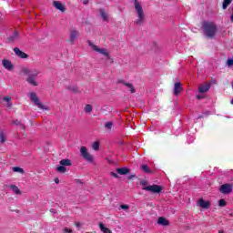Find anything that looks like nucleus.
Segmentation results:
<instances>
[{
    "instance_id": "nucleus-7",
    "label": "nucleus",
    "mask_w": 233,
    "mask_h": 233,
    "mask_svg": "<svg viewBox=\"0 0 233 233\" xmlns=\"http://www.w3.org/2000/svg\"><path fill=\"white\" fill-rule=\"evenodd\" d=\"M30 98L31 101H33V103H35V105L38 106V108H40L41 110H45V106L41 104V102H39V97H37V95H35V93H31Z\"/></svg>"
},
{
    "instance_id": "nucleus-34",
    "label": "nucleus",
    "mask_w": 233,
    "mask_h": 233,
    "mask_svg": "<svg viewBox=\"0 0 233 233\" xmlns=\"http://www.w3.org/2000/svg\"><path fill=\"white\" fill-rule=\"evenodd\" d=\"M120 208H122V210H128L130 208V206L122 204L120 205Z\"/></svg>"
},
{
    "instance_id": "nucleus-47",
    "label": "nucleus",
    "mask_w": 233,
    "mask_h": 233,
    "mask_svg": "<svg viewBox=\"0 0 233 233\" xmlns=\"http://www.w3.org/2000/svg\"><path fill=\"white\" fill-rule=\"evenodd\" d=\"M50 212H56V209L52 208L50 209Z\"/></svg>"
},
{
    "instance_id": "nucleus-1",
    "label": "nucleus",
    "mask_w": 233,
    "mask_h": 233,
    "mask_svg": "<svg viewBox=\"0 0 233 233\" xmlns=\"http://www.w3.org/2000/svg\"><path fill=\"white\" fill-rule=\"evenodd\" d=\"M204 34L208 37V39H214L216 34H218V25L214 22H205L202 25Z\"/></svg>"
},
{
    "instance_id": "nucleus-41",
    "label": "nucleus",
    "mask_w": 233,
    "mask_h": 233,
    "mask_svg": "<svg viewBox=\"0 0 233 233\" xmlns=\"http://www.w3.org/2000/svg\"><path fill=\"white\" fill-rule=\"evenodd\" d=\"M134 177H136V175H130L129 177H127V179H134Z\"/></svg>"
},
{
    "instance_id": "nucleus-15",
    "label": "nucleus",
    "mask_w": 233,
    "mask_h": 233,
    "mask_svg": "<svg viewBox=\"0 0 233 233\" xmlns=\"http://www.w3.org/2000/svg\"><path fill=\"white\" fill-rule=\"evenodd\" d=\"M120 83H122L124 86H127L131 94H136V87H134V85H132L131 83H127L125 81H120Z\"/></svg>"
},
{
    "instance_id": "nucleus-38",
    "label": "nucleus",
    "mask_w": 233,
    "mask_h": 233,
    "mask_svg": "<svg viewBox=\"0 0 233 233\" xmlns=\"http://www.w3.org/2000/svg\"><path fill=\"white\" fill-rule=\"evenodd\" d=\"M152 50H157V43H153V47Z\"/></svg>"
},
{
    "instance_id": "nucleus-9",
    "label": "nucleus",
    "mask_w": 233,
    "mask_h": 233,
    "mask_svg": "<svg viewBox=\"0 0 233 233\" xmlns=\"http://www.w3.org/2000/svg\"><path fill=\"white\" fill-rule=\"evenodd\" d=\"M2 65L4 68H5V70H8L9 72H12V70H14V65L12 64V61L8 59H4L2 61Z\"/></svg>"
},
{
    "instance_id": "nucleus-32",
    "label": "nucleus",
    "mask_w": 233,
    "mask_h": 233,
    "mask_svg": "<svg viewBox=\"0 0 233 233\" xmlns=\"http://www.w3.org/2000/svg\"><path fill=\"white\" fill-rule=\"evenodd\" d=\"M218 207H227V201L223 198L218 200Z\"/></svg>"
},
{
    "instance_id": "nucleus-4",
    "label": "nucleus",
    "mask_w": 233,
    "mask_h": 233,
    "mask_svg": "<svg viewBox=\"0 0 233 233\" xmlns=\"http://www.w3.org/2000/svg\"><path fill=\"white\" fill-rule=\"evenodd\" d=\"M142 190H146L147 192H151L152 194H159L163 190V187L159 185H151L142 187Z\"/></svg>"
},
{
    "instance_id": "nucleus-43",
    "label": "nucleus",
    "mask_w": 233,
    "mask_h": 233,
    "mask_svg": "<svg viewBox=\"0 0 233 233\" xmlns=\"http://www.w3.org/2000/svg\"><path fill=\"white\" fill-rule=\"evenodd\" d=\"M72 92H77V87L71 88Z\"/></svg>"
},
{
    "instance_id": "nucleus-5",
    "label": "nucleus",
    "mask_w": 233,
    "mask_h": 233,
    "mask_svg": "<svg viewBox=\"0 0 233 233\" xmlns=\"http://www.w3.org/2000/svg\"><path fill=\"white\" fill-rule=\"evenodd\" d=\"M80 154L81 157L86 159L88 163H94V157L88 153V149H86V147H82L80 148Z\"/></svg>"
},
{
    "instance_id": "nucleus-45",
    "label": "nucleus",
    "mask_w": 233,
    "mask_h": 233,
    "mask_svg": "<svg viewBox=\"0 0 233 233\" xmlns=\"http://www.w3.org/2000/svg\"><path fill=\"white\" fill-rule=\"evenodd\" d=\"M89 1L88 0H84L85 5H88Z\"/></svg>"
},
{
    "instance_id": "nucleus-14",
    "label": "nucleus",
    "mask_w": 233,
    "mask_h": 233,
    "mask_svg": "<svg viewBox=\"0 0 233 233\" xmlns=\"http://www.w3.org/2000/svg\"><path fill=\"white\" fill-rule=\"evenodd\" d=\"M157 224L162 225V227H168V225H170V221H168V219L165 218L164 217H159Z\"/></svg>"
},
{
    "instance_id": "nucleus-27",
    "label": "nucleus",
    "mask_w": 233,
    "mask_h": 233,
    "mask_svg": "<svg viewBox=\"0 0 233 233\" xmlns=\"http://www.w3.org/2000/svg\"><path fill=\"white\" fill-rule=\"evenodd\" d=\"M232 3V0H224L222 4L223 10H227L228 8V5Z\"/></svg>"
},
{
    "instance_id": "nucleus-22",
    "label": "nucleus",
    "mask_w": 233,
    "mask_h": 233,
    "mask_svg": "<svg viewBox=\"0 0 233 233\" xmlns=\"http://www.w3.org/2000/svg\"><path fill=\"white\" fill-rule=\"evenodd\" d=\"M99 12L103 21H108V14H106V10L101 8Z\"/></svg>"
},
{
    "instance_id": "nucleus-12",
    "label": "nucleus",
    "mask_w": 233,
    "mask_h": 233,
    "mask_svg": "<svg viewBox=\"0 0 233 233\" xmlns=\"http://www.w3.org/2000/svg\"><path fill=\"white\" fill-rule=\"evenodd\" d=\"M198 207H200L201 208H208L210 207V201L200 198L198 200Z\"/></svg>"
},
{
    "instance_id": "nucleus-18",
    "label": "nucleus",
    "mask_w": 233,
    "mask_h": 233,
    "mask_svg": "<svg viewBox=\"0 0 233 233\" xmlns=\"http://www.w3.org/2000/svg\"><path fill=\"white\" fill-rule=\"evenodd\" d=\"M209 90L210 85L208 84L198 86V92H200V94H205V92H208Z\"/></svg>"
},
{
    "instance_id": "nucleus-6",
    "label": "nucleus",
    "mask_w": 233,
    "mask_h": 233,
    "mask_svg": "<svg viewBox=\"0 0 233 233\" xmlns=\"http://www.w3.org/2000/svg\"><path fill=\"white\" fill-rule=\"evenodd\" d=\"M219 192L224 194L225 196H228V194L232 193V184H223L219 187Z\"/></svg>"
},
{
    "instance_id": "nucleus-36",
    "label": "nucleus",
    "mask_w": 233,
    "mask_h": 233,
    "mask_svg": "<svg viewBox=\"0 0 233 233\" xmlns=\"http://www.w3.org/2000/svg\"><path fill=\"white\" fill-rule=\"evenodd\" d=\"M64 232L65 233H72V229L68 228H64Z\"/></svg>"
},
{
    "instance_id": "nucleus-50",
    "label": "nucleus",
    "mask_w": 233,
    "mask_h": 233,
    "mask_svg": "<svg viewBox=\"0 0 233 233\" xmlns=\"http://www.w3.org/2000/svg\"><path fill=\"white\" fill-rule=\"evenodd\" d=\"M231 105H233V98H232V100H231Z\"/></svg>"
},
{
    "instance_id": "nucleus-19",
    "label": "nucleus",
    "mask_w": 233,
    "mask_h": 233,
    "mask_svg": "<svg viewBox=\"0 0 233 233\" xmlns=\"http://www.w3.org/2000/svg\"><path fill=\"white\" fill-rule=\"evenodd\" d=\"M141 170L144 171L146 174H154V171L148 167V165L144 164L140 167Z\"/></svg>"
},
{
    "instance_id": "nucleus-40",
    "label": "nucleus",
    "mask_w": 233,
    "mask_h": 233,
    "mask_svg": "<svg viewBox=\"0 0 233 233\" xmlns=\"http://www.w3.org/2000/svg\"><path fill=\"white\" fill-rule=\"evenodd\" d=\"M140 185H142V187H147V181L145 180L141 181Z\"/></svg>"
},
{
    "instance_id": "nucleus-21",
    "label": "nucleus",
    "mask_w": 233,
    "mask_h": 233,
    "mask_svg": "<svg viewBox=\"0 0 233 233\" xmlns=\"http://www.w3.org/2000/svg\"><path fill=\"white\" fill-rule=\"evenodd\" d=\"M60 165L63 167H72V160L68 158L62 159Z\"/></svg>"
},
{
    "instance_id": "nucleus-25",
    "label": "nucleus",
    "mask_w": 233,
    "mask_h": 233,
    "mask_svg": "<svg viewBox=\"0 0 233 233\" xmlns=\"http://www.w3.org/2000/svg\"><path fill=\"white\" fill-rule=\"evenodd\" d=\"M17 37H19V33H17V31H15L14 33V35L7 38V41H8V43H12L13 41H15V39H17Z\"/></svg>"
},
{
    "instance_id": "nucleus-23",
    "label": "nucleus",
    "mask_w": 233,
    "mask_h": 233,
    "mask_svg": "<svg viewBox=\"0 0 233 233\" xmlns=\"http://www.w3.org/2000/svg\"><path fill=\"white\" fill-rule=\"evenodd\" d=\"M11 125L19 126L22 128V130H25L26 128L25 127V124L21 123V121H19L18 119L12 120Z\"/></svg>"
},
{
    "instance_id": "nucleus-16",
    "label": "nucleus",
    "mask_w": 233,
    "mask_h": 233,
    "mask_svg": "<svg viewBox=\"0 0 233 233\" xmlns=\"http://www.w3.org/2000/svg\"><path fill=\"white\" fill-rule=\"evenodd\" d=\"M182 90H183V86H181V84L179 82L175 83L174 96H179Z\"/></svg>"
},
{
    "instance_id": "nucleus-28",
    "label": "nucleus",
    "mask_w": 233,
    "mask_h": 233,
    "mask_svg": "<svg viewBox=\"0 0 233 233\" xmlns=\"http://www.w3.org/2000/svg\"><path fill=\"white\" fill-rule=\"evenodd\" d=\"M13 172H18L19 174H25V169L19 167H14Z\"/></svg>"
},
{
    "instance_id": "nucleus-2",
    "label": "nucleus",
    "mask_w": 233,
    "mask_h": 233,
    "mask_svg": "<svg viewBox=\"0 0 233 233\" xmlns=\"http://www.w3.org/2000/svg\"><path fill=\"white\" fill-rule=\"evenodd\" d=\"M135 5V10L137 11V19L135 20V25L141 26L145 21V11H143V6L141 3L137 0H133Z\"/></svg>"
},
{
    "instance_id": "nucleus-42",
    "label": "nucleus",
    "mask_w": 233,
    "mask_h": 233,
    "mask_svg": "<svg viewBox=\"0 0 233 233\" xmlns=\"http://www.w3.org/2000/svg\"><path fill=\"white\" fill-rule=\"evenodd\" d=\"M197 99H203V96H201V95H198V96H197Z\"/></svg>"
},
{
    "instance_id": "nucleus-26",
    "label": "nucleus",
    "mask_w": 233,
    "mask_h": 233,
    "mask_svg": "<svg viewBox=\"0 0 233 233\" xmlns=\"http://www.w3.org/2000/svg\"><path fill=\"white\" fill-rule=\"evenodd\" d=\"M112 127H114V123L112 122H106L105 124V128L107 130V132H112Z\"/></svg>"
},
{
    "instance_id": "nucleus-29",
    "label": "nucleus",
    "mask_w": 233,
    "mask_h": 233,
    "mask_svg": "<svg viewBox=\"0 0 233 233\" xmlns=\"http://www.w3.org/2000/svg\"><path fill=\"white\" fill-rule=\"evenodd\" d=\"M6 141V136L5 132L0 131V143H5Z\"/></svg>"
},
{
    "instance_id": "nucleus-31",
    "label": "nucleus",
    "mask_w": 233,
    "mask_h": 233,
    "mask_svg": "<svg viewBox=\"0 0 233 233\" xmlns=\"http://www.w3.org/2000/svg\"><path fill=\"white\" fill-rule=\"evenodd\" d=\"M93 107L92 105H86L85 107V111L87 112V114H90V112H92Z\"/></svg>"
},
{
    "instance_id": "nucleus-39",
    "label": "nucleus",
    "mask_w": 233,
    "mask_h": 233,
    "mask_svg": "<svg viewBox=\"0 0 233 233\" xmlns=\"http://www.w3.org/2000/svg\"><path fill=\"white\" fill-rule=\"evenodd\" d=\"M111 176L113 177H116V178L119 177V176L116 173H114V172H111Z\"/></svg>"
},
{
    "instance_id": "nucleus-10",
    "label": "nucleus",
    "mask_w": 233,
    "mask_h": 233,
    "mask_svg": "<svg viewBox=\"0 0 233 233\" xmlns=\"http://www.w3.org/2000/svg\"><path fill=\"white\" fill-rule=\"evenodd\" d=\"M14 52H15V56L20 57V59H27V57H28V55L26 53L21 51V49H19V47H15Z\"/></svg>"
},
{
    "instance_id": "nucleus-17",
    "label": "nucleus",
    "mask_w": 233,
    "mask_h": 233,
    "mask_svg": "<svg viewBox=\"0 0 233 233\" xmlns=\"http://www.w3.org/2000/svg\"><path fill=\"white\" fill-rule=\"evenodd\" d=\"M53 5L55 6V8H56V10H60V12H65L66 10L65 5H63L61 2L54 1Z\"/></svg>"
},
{
    "instance_id": "nucleus-8",
    "label": "nucleus",
    "mask_w": 233,
    "mask_h": 233,
    "mask_svg": "<svg viewBox=\"0 0 233 233\" xmlns=\"http://www.w3.org/2000/svg\"><path fill=\"white\" fill-rule=\"evenodd\" d=\"M88 45L95 52H98L99 54H102V56L108 57V52H106V50L99 48V46L94 45L92 42H88Z\"/></svg>"
},
{
    "instance_id": "nucleus-37",
    "label": "nucleus",
    "mask_w": 233,
    "mask_h": 233,
    "mask_svg": "<svg viewBox=\"0 0 233 233\" xmlns=\"http://www.w3.org/2000/svg\"><path fill=\"white\" fill-rule=\"evenodd\" d=\"M228 66H232V65H233V59H228Z\"/></svg>"
},
{
    "instance_id": "nucleus-3",
    "label": "nucleus",
    "mask_w": 233,
    "mask_h": 233,
    "mask_svg": "<svg viewBox=\"0 0 233 233\" xmlns=\"http://www.w3.org/2000/svg\"><path fill=\"white\" fill-rule=\"evenodd\" d=\"M22 74H25V76H28L25 81H27L29 85H32L33 86H37V82H35V77L39 76V71H37V69L30 70L28 68H23Z\"/></svg>"
},
{
    "instance_id": "nucleus-44",
    "label": "nucleus",
    "mask_w": 233,
    "mask_h": 233,
    "mask_svg": "<svg viewBox=\"0 0 233 233\" xmlns=\"http://www.w3.org/2000/svg\"><path fill=\"white\" fill-rule=\"evenodd\" d=\"M75 225H76V227H77V228L81 227V224H80L79 222H76Z\"/></svg>"
},
{
    "instance_id": "nucleus-33",
    "label": "nucleus",
    "mask_w": 233,
    "mask_h": 233,
    "mask_svg": "<svg viewBox=\"0 0 233 233\" xmlns=\"http://www.w3.org/2000/svg\"><path fill=\"white\" fill-rule=\"evenodd\" d=\"M93 150H99V142H94L93 143Z\"/></svg>"
},
{
    "instance_id": "nucleus-13",
    "label": "nucleus",
    "mask_w": 233,
    "mask_h": 233,
    "mask_svg": "<svg viewBox=\"0 0 233 233\" xmlns=\"http://www.w3.org/2000/svg\"><path fill=\"white\" fill-rule=\"evenodd\" d=\"M117 174H120V176H127V174H130V168L128 167H118L116 168Z\"/></svg>"
},
{
    "instance_id": "nucleus-51",
    "label": "nucleus",
    "mask_w": 233,
    "mask_h": 233,
    "mask_svg": "<svg viewBox=\"0 0 233 233\" xmlns=\"http://www.w3.org/2000/svg\"><path fill=\"white\" fill-rule=\"evenodd\" d=\"M218 233H224V232L220 230V231H218Z\"/></svg>"
},
{
    "instance_id": "nucleus-48",
    "label": "nucleus",
    "mask_w": 233,
    "mask_h": 233,
    "mask_svg": "<svg viewBox=\"0 0 233 233\" xmlns=\"http://www.w3.org/2000/svg\"><path fill=\"white\" fill-rule=\"evenodd\" d=\"M76 183H80V184H81V183H83V182H82L81 180H76Z\"/></svg>"
},
{
    "instance_id": "nucleus-49",
    "label": "nucleus",
    "mask_w": 233,
    "mask_h": 233,
    "mask_svg": "<svg viewBox=\"0 0 233 233\" xmlns=\"http://www.w3.org/2000/svg\"><path fill=\"white\" fill-rule=\"evenodd\" d=\"M201 117H203V116H198V119H201Z\"/></svg>"
},
{
    "instance_id": "nucleus-11",
    "label": "nucleus",
    "mask_w": 233,
    "mask_h": 233,
    "mask_svg": "<svg viewBox=\"0 0 233 233\" xmlns=\"http://www.w3.org/2000/svg\"><path fill=\"white\" fill-rule=\"evenodd\" d=\"M78 35H79V31H77L76 29H72L70 31V36H69L68 42L74 43V41H76V39H77Z\"/></svg>"
},
{
    "instance_id": "nucleus-30",
    "label": "nucleus",
    "mask_w": 233,
    "mask_h": 233,
    "mask_svg": "<svg viewBox=\"0 0 233 233\" xmlns=\"http://www.w3.org/2000/svg\"><path fill=\"white\" fill-rule=\"evenodd\" d=\"M57 172H60V174H65L66 172V167L65 166H59L56 167Z\"/></svg>"
},
{
    "instance_id": "nucleus-35",
    "label": "nucleus",
    "mask_w": 233,
    "mask_h": 233,
    "mask_svg": "<svg viewBox=\"0 0 233 233\" xmlns=\"http://www.w3.org/2000/svg\"><path fill=\"white\" fill-rule=\"evenodd\" d=\"M4 101H5L6 103H10V101H12V97H10L9 96H6L4 97Z\"/></svg>"
},
{
    "instance_id": "nucleus-24",
    "label": "nucleus",
    "mask_w": 233,
    "mask_h": 233,
    "mask_svg": "<svg viewBox=\"0 0 233 233\" xmlns=\"http://www.w3.org/2000/svg\"><path fill=\"white\" fill-rule=\"evenodd\" d=\"M99 228H100L101 232L112 233V230H110L108 228L105 227V224H103V223L99 224Z\"/></svg>"
},
{
    "instance_id": "nucleus-46",
    "label": "nucleus",
    "mask_w": 233,
    "mask_h": 233,
    "mask_svg": "<svg viewBox=\"0 0 233 233\" xmlns=\"http://www.w3.org/2000/svg\"><path fill=\"white\" fill-rule=\"evenodd\" d=\"M55 182L57 184L59 183V178L55 179Z\"/></svg>"
},
{
    "instance_id": "nucleus-20",
    "label": "nucleus",
    "mask_w": 233,
    "mask_h": 233,
    "mask_svg": "<svg viewBox=\"0 0 233 233\" xmlns=\"http://www.w3.org/2000/svg\"><path fill=\"white\" fill-rule=\"evenodd\" d=\"M9 188H11V190H13V192L17 196H21V189H19L17 186L12 184L9 186Z\"/></svg>"
}]
</instances>
